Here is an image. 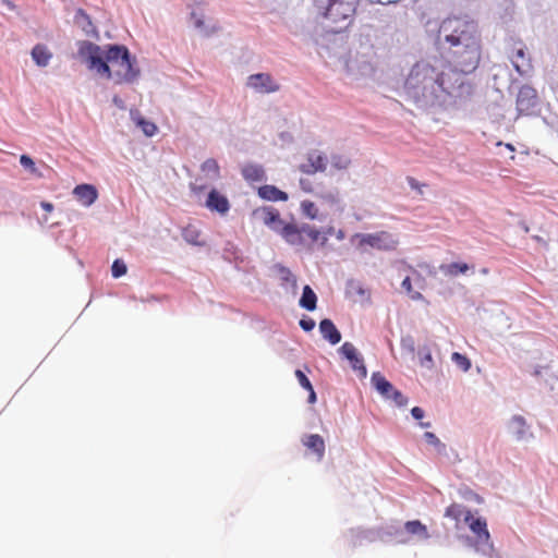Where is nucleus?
<instances>
[{
  "label": "nucleus",
  "instance_id": "f257e3e1",
  "mask_svg": "<svg viewBox=\"0 0 558 558\" xmlns=\"http://www.w3.org/2000/svg\"><path fill=\"white\" fill-rule=\"evenodd\" d=\"M425 32L449 64L418 61L410 70L404 93L420 109L454 111L468 107L474 86L468 78L481 60L477 24L469 16L426 21Z\"/></svg>",
  "mask_w": 558,
  "mask_h": 558
},
{
  "label": "nucleus",
  "instance_id": "f03ea898",
  "mask_svg": "<svg viewBox=\"0 0 558 558\" xmlns=\"http://www.w3.org/2000/svg\"><path fill=\"white\" fill-rule=\"evenodd\" d=\"M78 56L89 70L108 80L114 78L117 84H132L141 75L136 58L124 45L110 44L102 49L92 41L84 40L80 44Z\"/></svg>",
  "mask_w": 558,
  "mask_h": 558
},
{
  "label": "nucleus",
  "instance_id": "7ed1b4c3",
  "mask_svg": "<svg viewBox=\"0 0 558 558\" xmlns=\"http://www.w3.org/2000/svg\"><path fill=\"white\" fill-rule=\"evenodd\" d=\"M254 216L260 218L266 227L281 235L287 243H299L300 235L296 231V225L284 222L280 218V213L272 206H264L254 210Z\"/></svg>",
  "mask_w": 558,
  "mask_h": 558
},
{
  "label": "nucleus",
  "instance_id": "20e7f679",
  "mask_svg": "<svg viewBox=\"0 0 558 558\" xmlns=\"http://www.w3.org/2000/svg\"><path fill=\"white\" fill-rule=\"evenodd\" d=\"M351 243L355 244L361 252H366L367 247L391 252L399 245V236L388 231H378L374 233H355L351 238Z\"/></svg>",
  "mask_w": 558,
  "mask_h": 558
},
{
  "label": "nucleus",
  "instance_id": "39448f33",
  "mask_svg": "<svg viewBox=\"0 0 558 558\" xmlns=\"http://www.w3.org/2000/svg\"><path fill=\"white\" fill-rule=\"evenodd\" d=\"M325 17L333 23L350 21L355 13L357 0H326Z\"/></svg>",
  "mask_w": 558,
  "mask_h": 558
},
{
  "label": "nucleus",
  "instance_id": "423d86ee",
  "mask_svg": "<svg viewBox=\"0 0 558 558\" xmlns=\"http://www.w3.org/2000/svg\"><path fill=\"white\" fill-rule=\"evenodd\" d=\"M371 383L383 398L392 400L397 407L401 408L408 404L409 399L400 390L396 389L379 372L373 373Z\"/></svg>",
  "mask_w": 558,
  "mask_h": 558
},
{
  "label": "nucleus",
  "instance_id": "0eeeda50",
  "mask_svg": "<svg viewBox=\"0 0 558 558\" xmlns=\"http://www.w3.org/2000/svg\"><path fill=\"white\" fill-rule=\"evenodd\" d=\"M470 530L476 535L474 544L476 551L483 555H489L493 550L490 535L487 530L486 520L483 518H473L468 522Z\"/></svg>",
  "mask_w": 558,
  "mask_h": 558
},
{
  "label": "nucleus",
  "instance_id": "6e6552de",
  "mask_svg": "<svg viewBox=\"0 0 558 558\" xmlns=\"http://www.w3.org/2000/svg\"><path fill=\"white\" fill-rule=\"evenodd\" d=\"M507 430L518 442H529L534 438L531 425L520 414L511 416L507 423Z\"/></svg>",
  "mask_w": 558,
  "mask_h": 558
},
{
  "label": "nucleus",
  "instance_id": "1a4fd4ad",
  "mask_svg": "<svg viewBox=\"0 0 558 558\" xmlns=\"http://www.w3.org/2000/svg\"><path fill=\"white\" fill-rule=\"evenodd\" d=\"M538 106V96L535 88L530 85L520 87L517 96V110L519 114H532Z\"/></svg>",
  "mask_w": 558,
  "mask_h": 558
},
{
  "label": "nucleus",
  "instance_id": "9d476101",
  "mask_svg": "<svg viewBox=\"0 0 558 558\" xmlns=\"http://www.w3.org/2000/svg\"><path fill=\"white\" fill-rule=\"evenodd\" d=\"M338 352L349 361L350 366L353 371L359 373L360 377L365 378L367 376L364 359L351 342H344L339 348Z\"/></svg>",
  "mask_w": 558,
  "mask_h": 558
},
{
  "label": "nucleus",
  "instance_id": "9b49d317",
  "mask_svg": "<svg viewBox=\"0 0 558 558\" xmlns=\"http://www.w3.org/2000/svg\"><path fill=\"white\" fill-rule=\"evenodd\" d=\"M247 86L258 93H272L278 89L271 76L266 73L252 74L247 77Z\"/></svg>",
  "mask_w": 558,
  "mask_h": 558
},
{
  "label": "nucleus",
  "instance_id": "f8f14e48",
  "mask_svg": "<svg viewBox=\"0 0 558 558\" xmlns=\"http://www.w3.org/2000/svg\"><path fill=\"white\" fill-rule=\"evenodd\" d=\"M379 541L380 542H396L398 544L408 543V537H405V533L403 532V527L399 524H386L378 527Z\"/></svg>",
  "mask_w": 558,
  "mask_h": 558
},
{
  "label": "nucleus",
  "instance_id": "ddd939ff",
  "mask_svg": "<svg viewBox=\"0 0 558 558\" xmlns=\"http://www.w3.org/2000/svg\"><path fill=\"white\" fill-rule=\"evenodd\" d=\"M205 206L209 210L217 211L220 215H226L230 209V203L228 198L219 193L216 189L209 191Z\"/></svg>",
  "mask_w": 558,
  "mask_h": 558
},
{
  "label": "nucleus",
  "instance_id": "4468645a",
  "mask_svg": "<svg viewBox=\"0 0 558 558\" xmlns=\"http://www.w3.org/2000/svg\"><path fill=\"white\" fill-rule=\"evenodd\" d=\"M327 167V158L320 153H311L307 157V162L300 166V170L305 174H314L318 171L323 172Z\"/></svg>",
  "mask_w": 558,
  "mask_h": 558
},
{
  "label": "nucleus",
  "instance_id": "2eb2a0df",
  "mask_svg": "<svg viewBox=\"0 0 558 558\" xmlns=\"http://www.w3.org/2000/svg\"><path fill=\"white\" fill-rule=\"evenodd\" d=\"M73 194L77 198V201L85 207H89L93 205L97 197L98 192L97 189L92 184H80L74 187Z\"/></svg>",
  "mask_w": 558,
  "mask_h": 558
},
{
  "label": "nucleus",
  "instance_id": "dca6fc26",
  "mask_svg": "<svg viewBox=\"0 0 558 558\" xmlns=\"http://www.w3.org/2000/svg\"><path fill=\"white\" fill-rule=\"evenodd\" d=\"M351 541L354 546L362 545L364 542H376L379 541L378 527L362 529L356 527L350 530Z\"/></svg>",
  "mask_w": 558,
  "mask_h": 558
},
{
  "label": "nucleus",
  "instance_id": "f3484780",
  "mask_svg": "<svg viewBox=\"0 0 558 558\" xmlns=\"http://www.w3.org/2000/svg\"><path fill=\"white\" fill-rule=\"evenodd\" d=\"M319 332L332 345L338 344L342 338L341 332L329 318H324L319 322Z\"/></svg>",
  "mask_w": 558,
  "mask_h": 558
},
{
  "label": "nucleus",
  "instance_id": "a211bd4d",
  "mask_svg": "<svg viewBox=\"0 0 558 558\" xmlns=\"http://www.w3.org/2000/svg\"><path fill=\"white\" fill-rule=\"evenodd\" d=\"M403 532L405 533V537L412 535L415 536L417 541H427L430 537L427 526L420 520L407 521L403 526Z\"/></svg>",
  "mask_w": 558,
  "mask_h": 558
},
{
  "label": "nucleus",
  "instance_id": "6ab92c4d",
  "mask_svg": "<svg viewBox=\"0 0 558 558\" xmlns=\"http://www.w3.org/2000/svg\"><path fill=\"white\" fill-rule=\"evenodd\" d=\"M302 442L307 449L312 450L317 456V459L319 461L324 458L325 441L320 435H318V434L306 435L302 439Z\"/></svg>",
  "mask_w": 558,
  "mask_h": 558
},
{
  "label": "nucleus",
  "instance_id": "aec40b11",
  "mask_svg": "<svg viewBox=\"0 0 558 558\" xmlns=\"http://www.w3.org/2000/svg\"><path fill=\"white\" fill-rule=\"evenodd\" d=\"M274 269L276 271V274L278 275V278L280 279L281 281V287H283L284 289H292V290H295L296 287H298V280H296V277L295 275L292 274V271L283 266L282 264H276L274 266Z\"/></svg>",
  "mask_w": 558,
  "mask_h": 558
},
{
  "label": "nucleus",
  "instance_id": "412c9836",
  "mask_svg": "<svg viewBox=\"0 0 558 558\" xmlns=\"http://www.w3.org/2000/svg\"><path fill=\"white\" fill-rule=\"evenodd\" d=\"M258 195L263 199L270 202L282 201L286 202L288 199V194L281 190H279L275 185H263L258 189Z\"/></svg>",
  "mask_w": 558,
  "mask_h": 558
},
{
  "label": "nucleus",
  "instance_id": "4be33fe9",
  "mask_svg": "<svg viewBox=\"0 0 558 558\" xmlns=\"http://www.w3.org/2000/svg\"><path fill=\"white\" fill-rule=\"evenodd\" d=\"M242 175L250 182H262L266 179L264 168L257 163H247L242 167Z\"/></svg>",
  "mask_w": 558,
  "mask_h": 558
},
{
  "label": "nucleus",
  "instance_id": "5701e85b",
  "mask_svg": "<svg viewBox=\"0 0 558 558\" xmlns=\"http://www.w3.org/2000/svg\"><path fill=\"white\" fill-rule=\"evenodd\" d=\"M445 517L456 520L457 522L460 520L469 522L472 519V513L463 505L452 504L446 509Z\"/></svg>",
  "mask_w": 558,
  "mask_h": 558
},
{
  "label": "nucleus",
  "instance_id": "b1692460",
  "mask_svg": "<svg viewBox=\"0 0 558 558\" xmlns=\"http://www.w3.org/2000/svg\"><path fill=\"white\" fill-rule=\"evenodd\" d=\"M31 54L34 62L40 68L47 66L52 58V53L48 48L40 44L33 47Z\"/></svg>",
  "mask_w": 558,
  "mask_h": 558
},
{
  "label": "nucleus",
  "instance_id": "393cba45",
  "mask_svg": "<svg viewBox=\"0 0 558 558\" xmlns=\"http://www.w3.org/2000/svg\"><path fill=\"white\" fill-rule=\"evenodd\" d=\"M299 305L306 311H314L317 306V296L314 290L308 286L303 287L302 295Z\"/></svg>",
  "mask_w": 558,
  "mask_h": 558
},
{
  "label": "nucleus",
  "instance_id": "a878e982",
  "mask_svg": "<svg viewBox=\"0 0 558 558\" xmlns=\"http://www.w3.org/2000/svg\"><path fill=\"white\" fill-rule=\"evenodd\" d=\"M131 118L132 120L135 122V124L141 128V130L143 131V133L146 135V136H154L157 132V126L155 123L146 120L144 117H142L138 111H133L131 110Z\"/></svg>",
  "mask_w": 558,
  "mask_h": 558
},
{
  "label": "nucleus",
  "instance_id": "bb28decb",
  "mask_svg": "<svg viewBox=\"0 0 558 558\" xmlns=\"http://www.w3.org/2000/svg\"><path fill=\"white\" fill-rule=\"evenodd\" d=\"M511 61L515 70L521 75L526 74L531 70L530 59L525 57V50L523 47L517 49Z\"/></svg>",
  "mask_w": 558,
  "mask_h": 558
},
{
  "label": "nucleus",
  "instance_id": "cd10ccee",
  "mask_svg": "<svg viewBox=\"0 0 558 558\" xmlns=\"http://www.w3.org/2000/svg\"><path fill=\"white\" fill-rule=\"evenodd\" d=\"M202 172L210 181H217L220 179V167L216 159L208 158L201 166Z\"/></svg>",
  "mask_w": 558,
  "mask_h": 558
},
{
  "label": "nucleus",
  "instance_id": "c85d7f7f",
  "mask_svg": "<svg viewBox=\"0 0 558 558\" xmlns=\"http://www.w3.org/2000/svg\"><path fill=\"white\" fill-rule=\"evenodd\" d=\"M470 269V266L466 263H451V264H441L439 266V270L450 277H456L461 274H465Z\"/></svg>",
  "mask_w": 558,
  "mask_h": 558
},
{
  "label": "nucleus",
  "instance_id": "c756f323",
  "mask_svg": "<svg viewBox=\"0 0 558 558\" xmlns=\"http://www.w3.org/2000/svg\"><path fill=\"white\" fill-rule=\"evenodd\" d=\"M201 231L196 226L189 225L182 229V238L185 242L196 246H203L204 242H201L199 239Z\"/></svg>",
  "mask_w": 558,
  "mask_h": 558
},
{
  "label": "nucleus",
  "instance_id": "7c9ffc66",
  "mask_svg": "<svg viewBox=\"0 0 558 558\" xmlns=\"http://www.w3.org/2000/svg\"><path fill=\"white\" fill-rule=\"evenodd\" d=\"M296 231L300 235V242L299 243H290L291 245H303L304 239L303 234L305 233L313 242H316L319 240L320 232L319 230L315 229L314 227H311L307 223H303L301 227L296 226Z\"/></svg>",
  "mask_w": 558,
  "mask_h": 558
},
{
  "label": "nucleus",
  "instance_id": "2f4dec72",
  "mask_svg": "<svg viewBox=\"0 0 558 558\" xmlns=\"http://www.w3.org/2000/svg\"><path fill=\"white\" fill-rule=\"evenodd\" d=\"M345 66L348 72L352 74L357 72L361 75H367L373 71V66L368 61H363L361 64H357L356 60L350 59L345 62Z\"/></svg>",
  "mask_w": 558,
  "mask_h": 558
},
{
  "label": "nucleus",
  "instance_id": "473e14b6",
  "mask_svg": "<svg viewBox=\"0 0 558 558\" xmlns=\"http://www.w3.org/2000/svg\"><path fill=\"white\" fill-rule=\"evenodd\" d=\"M192 20H194V26L198 29L204 36H210L216 32V26H208L205 24L203 16L198 15L196 12L191 13Z\"/></svg>",
  "mask_w": 558,
  "mask_h": 558
},
{
  "label": "nucleus",
  "instance_id": "72a5a7b5",
  "mask_svg": "<svg viewBox=\"0 0 558 558\" xmlns=\"http://www.w3.org/2000/svg\"><path fill=\"white\" fill-rule=\"evenodd\" d=\"M420 365L426 369L432 371L435 366L432 352L428 347H422L418 350Z\"/></svg>",
  "mask_w": 558,
  "mask_h": 558
},
{
  "label": "nucleus",
  "instance_id": "f704fd0d",
  "mask_svg": "<svg viewBox=\"0 0 558 558\" xmlns=\"http://www.w3.org/2000/svg\"><path fill=\"white\" fill-rule=\"evenodd\" d=\"M451 360L457 365V367H459L463 372H468L471 368L472 364L470 359L462 353L453 352L451 355Z\"/></svg>",
  "mask_w": 558,
  "mask_h": 558
},
{
  "label": "nucleus",
  "instance_id": "c9c22d12",
  "mask_svg": "<svg viewBox=\"0 0 558 558\" xmlns=\"http://www.w3.org/2000/svg\"><path fill=\"white\" fill-rule=\"evenodd\" d=\"M401 288L409 294L414 301H421L424 299L423 294L418 291H414L412 288V281L410 277H405L401 282Z\"/></svg>",
  "mask_w": 558,
  "mask_h": 558
},
{
  "label": "nucleus",
  "instance_id": "e433bc0d",
  "mask_svg": "<svg viewBox=\"0 0 558 558\" xmlns=\"http://www.w3.org/2000/svg\"><path fill=\"white\" fill-rule=\"evenodd\" d=\"M302 214L307 218L315 220L317 219L318 209L316 205L311 201H303L301 203Z\"/></svg>",
  "mask_w": 558,
  "mask_h": 558
},
{
  "label": "nucleus",
  "instance_id": "4c0bfd02",
  "mask_svg": "<svg viewBox=\"0 0 558 558\" xmlns=\"http://www.w3.org/2000/svg\"><path fill=\"white\" fill-rule=\"evenodd\" d=\"M128 271V267L122 259H116L113 260L111 265V274L113 278H120L123 275H125Z\"/></svg>",
  "mask_w": 558,
  "mask_h": 558
},
{
  "label": "nucleus",
  "instance_id": "58836bf2",
  "mask_svg": "<svg viewBox=\"0 0 558 558\" xmlns=\"http://www.w3.org/2000/svg\"><path fill=\"white\" fill-rule=\"evenodd\" d=\"M330 161L332 167L338 170L347 169L350 163V160L347 157L340 155H332Z\"/></svg>",
  "mask_w": 558,
  "mask_h": 558
},
{
  "label": "nucleus",
  "instance_id": "ea45409f",
  "mask_svg": "<svg viewBox=\"0 0 558 558\" xmlns=\"http://www.w3.org/2000/svg\"><path fill=\"white\" fill-rule=\"evenodd\" d=\"M20 163L25 170L29 171L31 173H36L37 168L35 162L28 155H22L20 157Z\"/></svg>",
  "mask_w": 558,
  "mask_h": 558
},
{
  "label": "nucleus",
  "instance_id": "a19ab883",
  "mask_svg": "<svg viewBox=\"0 0 558 558\" xmlns=\"http://www.w3.org/2000/svg\"><path fill=\"white\" fill-rule=\"evenodd\" d=\"M336 235L337 240L339 241H342L345 236V233L343 230L339 229L338 231H335V229L332 227H329L326 231H325V236L322 239V245H325L326 242H327V235Z\"/></svg>",
  "mask_w": 558,
  "mask_h": 558
},
{
  "label": "nucleus",
  "instance_id": "79ce46f5",
  "mask_svg": "<svg viewBox=\"0 0 558 558\" xmlns=\"http://www.w3.org/2000/svg\"><path fill=\"white\" fill-rule=\"evenodd\" d=\"M401 348L409 353H414L415 351V342L412 336H404L401 338Z\"/></svg>",
  "mask_w": 558,
  "mask_h": 558
},
{
  "label": "nucleus",
  "instance_id": "37998d69",
  "mask_svg": "<svg viewBox=\"0 0 558 558\" xmlns=\"http://www.w3.org/2000/svg\"><path fill=\"white\" fill-rule=\"evenodd\" d=\"M319 196L330 204H336L339 202V193L336 190L325 191L320 193Z\"/></svg>",
  "mask_w": 558,
  "mask_h": 558
},
{
  "label": "nucleus",
  "instance_id": "c03bdc74",
  "mask_svg": "<svg viewBox=\"0 0 558 558\" xmlns=\"http://www.w3.org/2000/svg\"><path fill=\"white\" fill-rule=\"evenodd\" d=\"M295 377L298 378L300 386L305 390L311 389L313 386L308 377L301 369L295 371Z\"/></svg>",
  "mask_w": 558,
  "mask_h": 558
},
{
  "label": "nucleus",
  "instance_id": "a18cd8bd",
  "mask_svg": "<svg viewBox=\"0 0 558 558\" xmlns=\"http://www.w3.org/2000/svg\"><path fill=\"white\" fill-rule=\"evenodd\" d=\"M299 325H300V327L304 331L308 332V331H312L315 328L316 324H315V320L313 318H311V317H303V318L300 319Z\"/></svg>",
  "mask_w": 558,
  "mask_h": 558
},
{
  "label": "nucleus",
  "instance_id": "49530a36",
  "mask_svg": "<svg viewBox=\"0 0 558 558\" xmlns=\"http://www.w3.org/2000/svg\"><path fill=\"white\" fill-rule=\"evenodd\" d=\"M425 441L434 448L439 445L440 439L432 432H425L423 435Z\"/></svg>",
  "mask_w": 558,
  "mask_h": 558
},
{
  "label": "nucleus",
  "instance_id": "de8ad7c7",
  "mask_svg": "<svg viewBox=\"0 0 558 558\" xmlns=\"http://www.w3.org/2000/svg\"><path fill=\"white\" fill-rule=\"evenodd\" d=\"M75 21L78 24H81V22H86L89 26L92 25L89 16L81 9L77 10V12L75 14Z\"/></svg>",
  "mask_w": 558,
  "mask_h": 558
},
{
  "label": "nucleus",
  "instance_id": "09e8293b",
  "mask_svg": "<svg viewBox=\"0 0 558 558\" xmlns=\"http://www.w3.org/2000/svg\"><path fill=\"white\" fill-rule=\"evenodd\" d=\"M411 415L414 420H422L425 415V411L420 407H414L411 409Z\"/></svg>",
  "mask_w": 558,
  "mask_h": 558
},
{
  "label": "nucleus",
  "instance_id": "8fccbe9b",
  "mask_svg": "<svg viewBox=\"0 0 558 558\" xmlns=\"http://www.w3.org/2000/svg\"><path fill=\"white\" fill-rule=\"evenodd\" d=\"M435 450L438 454L444 456L446 458H450L448 452L449 450L444 442L440 441L439 445L435 447Z\"/></svg>",
  "mask_w": 558,
  "mask_h": 558
},
{
  "label": "nucleus",
  "instance_id": "3c124183",
  "mask_svg": "<svg viewBox=\"0 0 558 558\" xmlns=\"http://www.w3.org/2000/svg\"><path fill=\"white\" fill-rule=\"evenodd\" d=\"M407 180H408V183L411 186V189L417 190L420 193H422L421 192V186L422 185L414 178L408 177Z\"/></svg>",
  "mask_w": 558,
  "mask_h": 558
},
{
  "label": "nucleus",
  "instance_id": "603ef678",
  "mask_svg": "<svg viewBox=\"0 0 558 558\" xmlns=\"http://www.w3.org/2000/svg\"><path fill=\"white\" fill-rule=\"evenodd\" d=\"M112 102L114 104V106H117L118 108L120 109H125V104L123 101L122 98H120L119 96H114L112 98Z\"/></svg>",
  "mask_w": 558,
  "mask_h": 558
},
{
  "label": "nucleus",
  "instance_id": "864d4df0",
  "mask_svg": "<svg viewBox=\"0 0 558 558\" xmlns=\"http://www.w3.org/2000/svg\"><path fill=\"white\" fill-rule=\"evenodd\" d=\"M506 14L511 15L513 11V0H505Z\"/></svg>",
  "mask_w": 558,
  "mask_h": 558
},
{
  "label": "nucleus",
  "instance_id": "5fc2aeb1",
  "mask_svg": "<svg viewBox=\"0 0 558 558\" xmlns=\"http://www.w3.org/2000/svg\"><path fill=\"white\" fill-rule=\"evenodd\" d=\"M40 207L48 213L53 209V205L49 202H40Z\"/></svg>",
  "mask_w": 558,
  "mask_h": 558
},
{
  "label": "nucleus",
  "instance_id": "6e6d98bb",
  "mask_svg": "<svg viewBox=\"0 0 558 558\" xmlns=\"http://www.w3.org/2000/svg\"><path fill=\"white\" fill-rule=\"evenodd\" d=\"M306 390L310 392V395H308V402L310 403H314L316 401V393L314 391L313 386L311 387V389H306Z\"/></svg>",
  "mask_w": 558,
  "mask_h": 558
},
{
  "label": "nucleus",
  "instance_id": "4d7b16f0",
  "mask_svg": "<svg viewBox=\"0 0 558 558\" xmlns=\"http://www.w3.org/2000/svg\"><path fill=\"white\" fill-rule=\"evenodd\" d=\"M422 428H428L432 426L430 422H420L418 424Z\"/></svg>",
  "mask_w": 558,
  "mask_h": 558
},
{
  "label": "nucleus",
  "instance_id": "13d9d810",
  "mask_svg": "<svg viewBox=\"0 0 558 558\" xmlns=\"http://www.w3.org/2000/svg\"><path fill=\"white\" fill-rule=\"evenodd\" d=\"M506 147H507L509 150L514 151V148H513V146H512L511 144H506Z\"/></svg>",
  "mask_w": 558,
  "mask_h": 558
},
{
  "label": "nucleus",
  "instance_id": "bf43d9fd",
  "mask_svg": "<svg viewBox=\"0 0 558 558\" xmlns=\"http://www.w3.org/2000/svg\"><path fill=\"white\" fill-rule=\"evenodd\" d=\"M2 2L7 3L10 8L12 7V3L8 0H1Z\"/></svg>",
  "mask_w": 558,
  "mask_h": 558
},
{
  "label": "nucleus",
  "instance_id": "052dcab7",
  "mask_svg": "<svg viewBox=\"0 0 558 558\" xmlns=\"http://www.w3.org/2000/svg\"><path fill=\"white\" fill-rule=\"evenodd\" d=\"M317 3H322V5L324 4V0H315Z\"/></svg>",
  "mask_w": 558,
  "mask_h": 558
}]
</instances>
